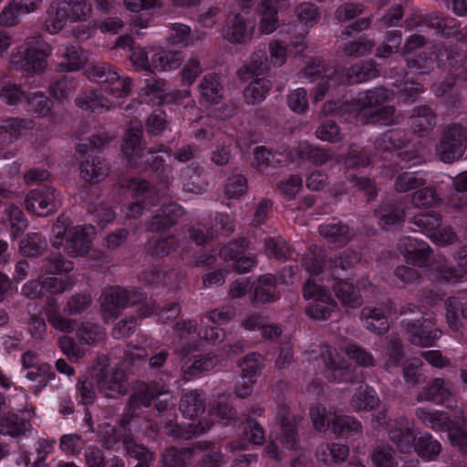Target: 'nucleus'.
Returning <instances> with one entry per match:
<instances>
[{"label": "nucleus", "instance_id": "obj_23", "mask_svg": "<svg viewBox=\"0 0 467 467\" xmlns=\"http://www.w3.org/2000/svg\"><path fill=\"white\" fill-rule=\"evenodd\" d=\"M32 121L24 118H6L0 123V140L11 144L16 141L22 132L31 128Z\"/></svg>", "mask_w": 467, "mask_h": 467}, {"label": "nucleus", "instance_id": "obj_42", "mask_svg": "<svg viewBox=\"0 0 467 467\" xmlns=\"http://www.w3.org/2000/svg\"><path fill=\"white\" fill-rule=\"evenodd\" d=\"M180 410L186 417H198L205 410L204 401L196 390H191L182 397Z\"/></svg>", "mask_w": 467, "mask_h": 467}, {"label": "nucleus", "instance_id": "obj_45", "mask_svg": "<svg viewBox=\"0 0 467 467\" xmlns=\"http://www.w3.org/2000/svg\"><path fill=\"white\" fill-rule=\"evenodd\" d=\"M281 153L272 152L265 147H256L254 150L252 165L260 172H265L270 167H276L281 162Z\"/></svg>", "mask_w": 467, "mask_h": 467}, {"label": "nucleus", "instance_id": "obj_3", "mask_svg": "<svg viewBox=\"0 0 467 467\" xmlns=\"http://www.w3.org/2000/svg\"><path fill=\"white\" fill-rule=\"evenodd\" d=\"M143 300L144 295L136 288L110 287L103 294L102 317L106 320L116 318L124 308L141 303Z\"/></svg>", "mask_w": 467, "mask_h": 467}, {"label": "nucleus", "instance_id": "obj_31", "mask_svg": "<svg viewBox=\"0 0 467 467\" xmlns=\"http://www.w3.org/2000/svg\"><path fill=\"white\" fill-rule=\"evenodd\" d=\"M447 203L455 209L467 205V171L454 178L447 195Z\"/></svg>", "mask_w": 467, "mask_h": 467}, {"label": "nucleus", "instance_id": "obj_64", "mask_svg": "<svg viewBox=\"0 0 467 467\" xmlns=\"http://www.w3.org/2000/svg\"><path fill=\"white\" fill-rule=\"evenodd\" d=\"M91 304L92 297L89 294H76L67 300L64 312L68 316L79 315L89 308Z\"/></svg>", "mask_w": 467, "mask_h": 467}, {"label": "nucleus", "instance_id": "obj_14", "mask_svg": "<svg viewBox=\"0 0 467 467\" xmlns=\"http://www.w3.org/2000/svg\"><path fill=\"white\" fill-rule=\"evenodd\" d=\"M155 153L156 150H146L143 154H140V157H136V161H134L131 168L155 173L156 177L159 178L161 182L166 187L171 183L172 177L165 167L164 160L161 157L156 156Z\"/></svg>", "mask_w": 467, "mask_h": 467}, {"label": "nucleus", "instance_id": "obj_35", "mask_svg": "<svg viewBox=\"0 0 467 467\" xmlns=\"http://www.w3.org/2000/svg\"><path fill=\"white\" fill-rule=\"evenodd\" d=\"M47 249L46 238L39 233H28L19 243V252L26 257H36Z\"/></svg>", "mask_w": 467, "mask_h": 467}, {"label": "nucleus", "instance_id": "obj_9", "mask_svg": "<svg viewBox=\"0 0 467 467\" xmlns=\"http://www.w3.org/2000/svg\"><path fill=\"white\" fill-rule=\"evenodd\" d=\"M131 418L124 414L115 425L104 422L99 426V437L102 446L107 450L113 449L119 442L123 444L131 437V431L129 428Z\"/></svg>", "mask_w": 467, "mask_h": 467}, {"label": "nucleus", "instance_id": "obj_32", "mask_svg": "<svg viewBox=\"0 0 467 467\" xmlns=\"http://www.w3.org/2000/svg\"><path fill=\"white\" fill-rule=\"evenodd\" d=\"M178 247L179 240L173 234H170L149 240L145 245V251L153 257L162 258L175 252Z\"/></svg>", "mask_w": 467, "mask_h": 467}, {"label": "nucleus", "instance_id": "obj_63", "mask_svg": "<svg viewBox=\"0 0 467 467\" xmlns=\"http://www.w3.org/2000/svg\"><path fill=\"white\" fill-rule=\"evenodd\" d=\"M244 378L252 379L264 367V358L254 352L250 353L238 361Z\"/></svg>", "mask_w": 467, "mask_h": 467}, {"label": "nucleus", "instance_id": "obj_58", "mask_svg": "<svg viewBox=\"0 0 467 467\" xmlns=\"http://www.w3.org/2000/svg\"><path fill=\"white\" fill-rule=\"evenodd\" d=\"M411 201L417 207L431 208L441 203V198L433 187H423L411 195Z\"/></svg>", "mask_w": 467, "mask_h": 467}, {"label": "nucleus", "instance_id": "obj_59", "mask_svg": "<svg viewBox=\"0 0 467 467\" xmlns=\"http://www.w3.org/2000/svg\"><path fill=\"white\" fill-rule=\"evenodd\" d=\"M88 211L94 215L96 222L101 227L106 226L115 219V212L112 208L99 198L88 203Z\"/></svg>", "mask_w": 467, "mask_h": 467}, {"label": "nucleus", "instance_id": "obj_33", "mask_svg": "<svg viewBox=\"0 0 467 467\" xmlns=\"http://www.w3.org/2000/svg\"><path fill=\"white\" fill-rule=\"evenodd\" d=\"M427 183V175L422 171H404L397 175L394 190L404 193L423 187Z\"/></svg>", "mask_w": 467, "mask_h": 467}, {"label": "nucleus", "instance_id": "obj_54", "mask_svg": "<svg viewBox=\"0 0 467 467\" xmlns=\"http://www.w3.org/2000/svg\"><path fill=\"white\" fill-rule=\"evenodd\" d=\"M73 269L71 261L67 260L62 254H53L43 259L41 271L47 275L68 273Z\"/></svg>", "mask_w": 467, "mask_h": 467}, {"label": "nucleus", "instance_id": "obj_1", "mask_svg": "<svg viewBox=\"0 0 467 467\" xmlns=\"http://www.w3.org/2000/svg\"><path fill=\"white\" fill-rule=\"evenodd\" d=\"M52 245L58 249L64 247L67 254L72 257L83 256L91 249L92 241L86 229L73 226L67 217H58L52 227Z\"/></svg>", "mask_w": 467, "mask_h": 467}, {"label": "nucleus", "instance_id": "obj_61", "mask_svg": "<svg viewBox=\"0 0 467 467\" xmlns=\"http://www.w3.org/2000/svg\"><path fill=\"white\" fill-rule=\"evenodd\" d=\"M29 110L33 111L38 117L47 116L52 109L53 102L43 93H28L26 99Z\"/></svg>", "mask_w": 467, "mask_h": 467}, {"label": "nucleus", "instance_id": "obj_25", "mask_svg": "<svg viewBox=\"0 0 467 467\" xmlns=\"http://www.w3.org/2000/svg\"><path fill=\"white\" fill-rule=\"evenodd\" d=\"M451 398V392L446 382L441 378H436L418 395L417 400H428L436 404H443Z\"/></svg>", "mask_w": 467, "mask_h": 467}, {"label": "nucleus", "instance_id": "obj_6", "mask_svg": "<svg viewBox=\"0 0 467 467\" xmlns=\"http://www.w3.org/2000/svg\"><path fill=\"white\" fill-rule=\"evenodd\" d=\"M402 326L409 335L411 344L422 348L432 347L441 337V331L433 328V324L428 318H403Z\"/></svg>", "mask_w": 467, "mask_h": 467}, {"label": "nucleus", "instance_id": "obj_22", "mask_svg": "<svg viewBox=\"0 0 467 467\" xmlns=\"http://www.w3.org/2000/svg\"><path fill=\"white\" fill-rule=\"evenodd\" d=\"M405 205L400 201H388L382 202L374 211L375 217L383 225L400 224L405 220Z\"/></svg>", "mask_w": 467, "mask_h": 467}, {"label": "nucleus", "instance_id": "obj_19", "mask_svg": "<svg viewBox=\"0 0 467 467\" xmlns=\"http://www.w3.org/2000/svg\"><path fill=\"white\" fill-rule=\"evenodd\" d=\"M81 178L91 184L103 181L109 173V164L101 157L89 156L79 167Z\"/></svg>", "mask_w": 467, "mask_h": 467}, {"label": "nucleus", "instance_id": "obj_5", "mask_svg": "<svg viewBox=\"0 0 467 467\" xmlns=\"http://www.w3.org/2000/svg\"><path fill=\"white\" fill-rule=\"evenodd\" d=\"M51 52V46L44 39L39 36L30 37L26 40V48L18 67L27 73H43Z\"/></svg>", "mask_w": 467, "mask_h": 467}, {"label": "nucleus", "instance_id": "obj_21", "mask_svg": "<svg viewBox=\"0 0 467 467\" xmlns=\"http://www.w3.org/2000/svg\"><path fill=\"white\" fill-rule=\"evenodd\" d=\"M270 68L265 51L258 50L252 54L249 61L237 71L239 79L247 82L254 77H259L268 72Z\"/></svg>", "mask_w": 467, "mask_h": 467}, {"label": "nucleus", "instance_id": "obj_47", "mask_svg": "<svg viewBox=\"0 0 467 467\" xmlns=\"http://www.w3.org/2000/svg\"><path fill=\"white\" fill-rule=\"evenodd\" d=\"M379 70L377 67V63L372 60H367L359 65L351 67L348 77L351 83H360L368 81L378 77Z\"/></svg>", "mask_w": 467, "mask_h": 467}, {"label": "nucleus", "instance_id": "obj_18", "mask_svg": "<svg viewBox=\"0 0 467 467\" xmlns=\"http://www.w3.org/2000/svg\"><path fill=\"white\" fill-rule=\"evenodd\" d=\"M437 124V115L434 110L426 105L414 108L410 116V126L418 136L429 135Z\"/></svg>", "mask_w": 467, "mask_h": 467}, {"label": "nucleus", "instance_id": "obj_51", "mask_svg": "<svg viewBox=\"0 0 467 467\" xmlns=\"http://www.w3.org/2000/svg\"><path fill=\"white\" fill-rule=\"evenodd\" d=\"M10 226L11 236L14 240L18 238L27 228V220L24 213L17 206L10 204L5 211Z\"/></svg>", "mask_w": 467, "mask_h": 467}, {"label": "nucleus", "instance_id": "obj_39", "mask_svg": "<svg viewBox=\"0 0 467 467\" xmlns=\"http://www.w3.org/2000/svg\"><path fill=\"white\" fill-rule=\"evenodd\" d=\"M182 61V52L176 50H159L151 57L152 67L160 70L175 69L181 66Z\"/></svg>", "mask_w": 467, "mask_h": 467}, {"label": "nucleus", "instance_id": "obj_12", "mask_svg": "<svg viewBox=\"0 0 467 467\" xmlns=\"http://www.w3.org/2000/svg\"><path fill=\"white\" fill-rule=\"evenodd\" d=\"M398 248L408 262L419 267L428 265L431 249L427 243L408 236L400 240Z\"/></svg>", "mask_w": 467, "mask_h": 467}, {"label": "nucleus", "instance_id": "obj_55", "mask_svg": "<svg viewBox=\"0 0 467 467\" xmlns=\"http://www.w3.org/2000/svg\"><path fill=\"white\" fill-rule=\"evenodd\" d=\"M433 271L446 282L459 283L464 280V275L450 265L442 256H438L433 264Z\"/></svg>", "mask_w": 467, "mask_h": 467}, {"label": "nucleus", "instance_id": "obj_52", "mask_svg": "<svg viewBox=\"0 0 467 467\" xmlns=\"http://www.w3.org/2000/svg\"><path fill=\"white\" fill-rule=\"evenodd\" d=\"M370 162V155L363 147L355 143L348 146L344 159L347 168L368 167Z\"/></svg>", "mask_w": 467, "mask_h": 467}, {"label": "nucleus", "instance_id": "obj_37", "mask_svg": "<svg viewBox=\"0 0 467 467\" xmlns=\"http://www.w3.org/2000/svg\"><path fill=\"white\" fill-rule=\"evenodd\" d=\"M63 61L57 65L56 70L59 72H73L79 70L85 64L86 58L79 47L68 46L62 54Z\"/></svg>", "mask_w": 467, "mask_h": 467}, {"label": "nucleus", "instance_id": "obj_29", "mask_svg": "<svg viewBox=\"0 0 467 467\" xmlns=\"http://www.w3.org/2000/svg\"><path fill=\"white\" fill-rule=\"evenodd\" d=\"M194 454V448L171 446L161 454L163 467H187Z\"/></svg>", "mask_w": 467, "mask_h": 467}, {"label": "nucleus", "instance_id": "obj_4", "mask_svg": "<svg viewBox=\"0 0 467 467\" xmlns=\"http://www.w3.org/2000/svg\"><path fill=\"white\" fill-rule=\"evenodd\" d=\"M99 391L107 398L118 399L128 393V375L122 368L107 369L106 367H94L91 373Z\"/></svg>", "mask_w": 467, "mask_h": 467}, {"label": "nucleus", "instance_id": "obj_30", "mask_svg": "<svg viewBox=\"0 0 467 467\" xmlns=\"http://www.w3.org/2000/svg\"><path fill=\"white\" fill-rule=\"evenodd\" d=\"M333 291L344 306L357 308L361 306V297L353 284L337 280L333 285Z\"/></svg>", "mask_w": 467, "mask_h": 467}, {"label": "nucleus", "instance_id": "obj_62", "mask_svg": "<svg viewBox=\"0 0 467 467\" xmlns=\"http://www.w3.org/2000/svg\"><path fill=\"white\" fill-rule=\"evenodd\" d=\"M372 462L376 467H397L395 451L387 444L378 445L371 454Z\"/></svg>", "mask_w": 467, "mask_h": 467}, {"label": "nucleus", "instance_id": "obj_10", "mask_svg": "<svg viewBox=\"0 0 467 467\" xmlns=\"http://www.w3.org/2000/svg\"><path fill=\"white\" fill-rule=\"evenodd\" d=\"M279 417V441L281 444L285 449L297 451L299 449V435L297 430L302 418L299 415L291 413L285 407L280 409Z\"/></svg>", "mask_w": 467, "mask_h": 467}, {"label": "nucleus", "instance_id": "obj_26", "mask_svg": "<svg viewBox=\"0 0 467 467\" xmlns=\"http://www.w3.org/2000/svg\"><path fill=\"white\" fill-rule=\"evenodd\" d=\"M287 0H264L262 3V18L260 30L270 34L276 28V14L279 9L285 8Z\"/></svg>", "mask_w": 467, "mask_h": 467}, {"label": "nucleus", "instance_id": "obj_13", "mask_svg": "<svg viewBox=\"0 0 467 467\" xmlns=\"http://www.w3.org/2000/svg\"><path fill=\"white\" fill-rule=\"evenodd\" d=\"M254 22L241 14L229 16L224 37L232 44H246L252 39Z\"/></svg>", "mask_w": 467, "mask_h": 467}, {"label": "nucleus", "instance_id": "obj_2", "mask_svg": "<svg viewBox=\"0 0 467 467\" xmlns=\"http://www.w3.org/2000/svg\"><path fill=\"white\" fill-rule=\"evenodd\" d=\"M467 149V126L462 123L446 125L437 146V153L445 163L460 160Z\"/></svg>", "mask_w": 467, "mask_h": 467}, {"label": "nucleus", "instance_id": "obj_11", "mask_svg": "<svg viewBox=\"0 0 467 467\" xmlns=\"http://www.w3.org/2000/svg\"><path fill=\"white\" fill-rule=\"evenodd\" d=\"M183 214L182 208L174 202L163 204L146 223L145 229L150 233H161L171 229Z\"/></svg>", "mask_w": 467, "mask_h": 467}, {"label": "nucleus", "instance_id": "obj_53", "mask_svg": "<svg viewBox=\"0 0 467 467\" xmlns=\"http://www.w3.org/2000/svg\"><path fill=\"white\" fill-rule=\"evenodd\" d=\"M334 433L338 435H355L361 432V424L353 417L337 415L331 420Z\"/></svg>", "mask_w": 467, "mask_h": 467}, {"label": "nucleus", "instance_id": "obj_40", "mask_svg": "<svg viewBox=\"0 0 467 467\" xmlns=\"http://www.w3.org/2000/svg\"><path fill=\"white\" fill-rule=\"evenodd\" d=\"M271 82L265 78H257L252 81L244 90V98L246 103L255 105L262 102L269 90Z\"/></svg>", "mask_w": 467, "mask_h": 467}, {"label": "nucleus", "instance_id": "obj_41", "mask_svg": "<svg viewBox=\"0 0 467 467\" xmlns=\"http://www.w3.org/2000/svg\"><path fill=\"white\" fill-rule=\"evenodd\" d=\"M76 89L72 78L62 75L55 78L49 86V94L57 101L63 103L67 101Z\"/></svg>", "mask_w": 467, "mask_h": 467}, {"label": "nucleus", "instance_id": "obj_60", "mask_svg": "<svg viewBox=\"0 0 467 467\" xmlns=\"http://www.w3.org/2000/svg\"><path fill=\"white\" fill-rule=\"evenodd\" d=\"M375 46V42L365 36L356 40L346 43L342 48L347 57H358L369 54Z\"/></svg>", "mask_w": 467, "mask_h": 467}, {"label": "nucleus", "instance_id": "obj_46", "mask_svg": "<svg viewBox=\"0 0 467 467\" xmlns=\"http://www.w3.org/2000/svg\"><path fill=\"white\" fill-rule=\"evenodd\" d=\"M217 364V357L212 353L200 355L194 358L191 365L183 368L186 380L192 377L201 375L202 372L210 371Z\"/></svg>", "mask_w": 467, "mask_h": 467}, {"label": "nucleus", "instance_id": "obj_15", "mask_svg": "<svg viewBox=\"0 0 467 467\" xmlns=\"http://www.w3.org/2000/svg\"><path fill=\"white\" fill-rule=\"evenodd\" d=\"M142 125L139 121H132L123 137L121 145L122 151L128 159V163L131 167L136 161V157H140L146 150L141 144Z\"/></svg>", "mask_w": 467, "mask_h": 467}, {"label": "nucleus", "instance_id": "obj_24", "mask_svg": "<svg viewBox=\"0 0 467 467\" xmlns=\"http://www.w3.org/2000/svg\"><path fill=\"white\" fill-rule=\"evenodd\" d=\"M299 159L321 166L332 161L335 153L330 148H321L308 142H302L297 149Z\"/></svg>", "mask_w": 467, "mask_h": 467}, {"label": "nucleus", "instance_id": "obj_36", "mask_svg": "<svg viewBox=\"0 0 467 467\" xmlns=\"http://www.w3.org/2000/svg\"><path fill=\"white\" fill-rule=\"evenodd\" d=\"M379 405V399L368 386H360L351 399V406L356 411L371 410Z\"/></svg>", "mask_w": 467, "mask_h": 467}, {"label": "nucleus", "instance_id": "obj_38", "mask_svg": "<svg viewBox=\"0 0 467 467\" xmlns=\"http://www.w3.org/2000/svg\"><path fill=\"white\" fill-rule=\"evenodd\" d=\"M361 317L364 319L365 327L378 335L386 333L389 328L388 319L381 309L364 307Z\"/></svg>", "mask_w": 467, "mask_h": 467}, {"label": "nucleus", "instance_id": "obj_56", "mask_svg": "<svg viewBox=\"0 0 467 467\" xmlns=\"http://www.w3.org/2000/svg\"><path fill=\"white\" fill-rule=\"evenodd\" d=\"M62 3L74 22L84 21L91 16L92 6L88 0H62Z\"/></svg>", "mask_w": 467, "mask_h": 467}, {"label": "nucleus", "instance_id": "obj_44", "mask_svg": "<svg viewBox=\"0 0 467 467\" xmlns=\"http://www.w3.org/2000/svg\"><path fill=\"white\" fill-rule=\"evenodd\" d=\"M28 423L17 414L8 413L0 417V433L16 437L26 434Z\"/></svg>", "mask_w": 467, "mask_h": 467}, {"label": "nucleus", "instance_id": "obj_8", "mask_svg": "<svg viewBox=\"0 0 467 467\" xmlns=\"http://www.w3.org/2000/svg\"><path fill=\"white\" fill-rule=\"evenodd\" d=\"M343 72V69H335L329 72V70L325 67V65L321 63H313L301 70L299 72V76L301 78H309L310 82L314 81V79H312L314 77L321 78L317 86L315 93V101H319L327 92L330 87V82H333V85H338L340 83Z\"/></svg>", "mask_w": 467, "mask_h": 467}, {"label": "nucleus", "instance_id": "obj_48", "mask_svg": "<svg viewBox=\"0 0 467 467\" xmlns=\"http://www.w3.org/2000/svg\"><path fill=\"white\" fill-rule=\"evenodd\" d=\"M27 93L22 84L5 81L0 87V99L9 106H16L26 100Z\"/></svg>", "mask_w": 467, "mask_h": 467}, {"label": "nucleus", "instance_id": "obj_49", "mask_svg": "<svg viewBox=\"0 0 467 467\" xmlns=\"http://www.w3.org/2000/svg\"><path fill=\"white\" fill-rule=\"evenodd\" d=\"M392 93L384 87H378L359 93L358 104L361 109L371 108L390 99Z\"/></svg>", "mask_w": 467, "mask_h": 467}, {"label": "nucleus", "instance_id": "obj_28", "mask_svg": "<svg viewBox=\"0 0 467 467\" xmlns=\"http://www.w3.org/2000/svg\"><path fill=\"white\" fill-rule=\"evenodd\" d=\"M202 99L210 104H218L223 99V86L216 74L205 75L199 83Z\"/></svg>", "mask_w": 467, "mask_h": 467}, {"label": "nucleus", "instance_id": "obj_34", "mask_svg": "<svg viewBox=\"0 0 467 467\" xmlns=\"http://www.w3.org/2000/svg\"><path fill=\"white\" fill-rule=\"evenodd\" d=\"M69 15L65 7L61 6L59 1H53L47 10V19L45 26L50 34H56L66 25Z\"/></svg>", "mask_w": 467, "mask_h": 467}, {"label": "nucleus", "instance_id": "obj_16", "mask_svg": "<svg viewBox=\"0 0 467 467\" xmlns=\"http://www.w3.org/2000/svg\"><path fill=\"white\" fill-rule=\"evenodd\" d=\"M211 426L212 424L208 421H199L196 424L192 423L184 427L176 423L172 418H167L163 420V431L167 436L185 441L206 432L211 429Z\"/></svg>", "mask_w": 467, "mask_h": 467}, {"label": "nucleus", "instance_id": "obj_17", "mask_svg": "<svg viewBox=\"0 0 467 467\" xmlns=\"http://www.w3.org/2000/svg\"><path fill=\"white\" fill-rule=\"evenodd\" d=\"M318 233L328 243L337 246L347 245L352 238L349 225L337 219L319 225Z\"/></svg>", "mask_w": 467, "mask_h": 467}, {"label": "nucleus", "instance_id": "obj_27", "mask_svg": "<svg viewBox=\"0 0 467 467\" xmlns=\"http://www.w3.org/2000/svg\"><path fill=\"white\" fill-rule=\"evenodd\" d=\"M202 172L203 169L198 163L183 169L181 172L183 190L192 193H201L207 185L202 177Z\"/></svg>", "mask_w": 467, "mask_h": 467}, {"label": "nucleus", "instance_id": "obj_43", "mask_svg": "<svg viewBox=\"0 0 467 467\" xmlns=\"http://www.w3.org/2000/svg\"><path fill=\"white\" fill-rule=\"evenodd\" d=\"M75 102L79 109L93 113H100L103 109H109L108 99L96 90L78 96Z\"/></svg>", "mask_w": 467, "mask_h": 467}, {"label": "nucleus", "instance_id": "obj_7", "mask_svg": "<svg viewBox=\"0 0 467 467\" xmlns=\"http://www.w3.org/2000/svg\"><path fill=\"white\" fill-rule=\"evenodd\" d=\"M55 192L53 187L47 184L30 191L25 198L26 209L38 216L55 213L59 205Z\"/></svg>", "mask_w": 467, "mask_h": 467}, {"label": "nucleus", "instance_id": "obj_57", "mask_svg": "<svg viewBox=\"0 0 467 467\" xmlns=\"http://www.w3.org/2000/svg\"><path fill=\"white\" fill-rule=\"evenodd\" d=\"M102 337V328L91 321L82 322L77 329V337L80 344L93 345Z\"/></svg>", "mask_w": 467, "mask_h": 467}, {"label": "nucleus", "instance_id": "obj_50", "mask_svg": "<svg viewBox=\"0 0 467 467\" xmlns=\"http://www.w3.org/2000/svg\"><path fill=\"white\" fill-rule=\"evenodd\" d=\"M414 449L420 457L431 461L441 453V445L431 434L426 433L416 441Z\"/></svg>", "mask_w": 467, "mask_h": 467}, {"label": "nucleus", "instance_id": "obj_20", "mask_svg": "<svg viewBox=\"0 0 467 467\" xmlns=\"http://www.w3.org/2000/svg\"><path fill=\"white\" fill-rule=\"evenodd\" d=\"M132 394L130 395L128 406L124 414L132 419L138 410L142 407L149 408L151 400L154 399V390L140 380H136L131 384Z\"/></svg>", "mask_w": 467, "mask_h": 467}]
</instances>
